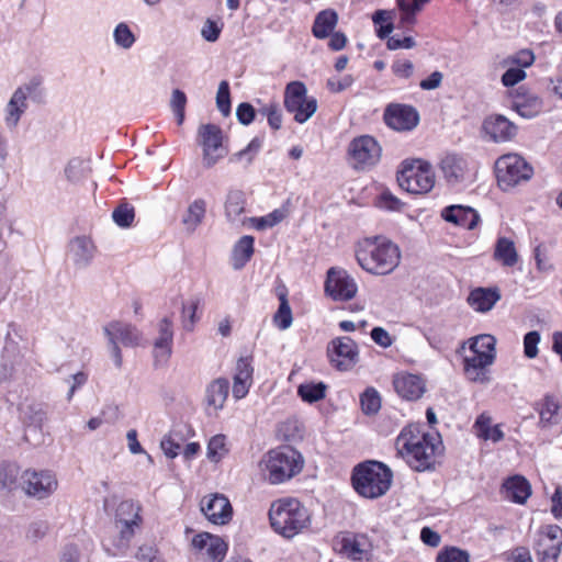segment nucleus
<instances>
[{"label": "nucleus", "instance_id": "obj_7", "mask_svg": "<svg viewBox=\"0 0 562 562\" xmlns=\"http://www.w3.org/2000/svg\"><path fill=\"white\" fill-rule=\"evenodd\" d=\"M140 513V504L132 499L122 501L117 505L114 516L117 535L111 540L112 548H108L112 555H122L126 552L143 522Z\"/></svg>", "mask_w": 562, "mask_h": 562}, {"label": "nucleus", "instance_id": "obj_23", "mask_svg": "<svg viewBox=\"0 0 562 562\" xmlns=\"http://www.w3.org/2000/svg\"><path fill=\"white\" fill-rule=\"evenodd\" d=\"M173 345V325L165 317L158 323V335L154 340V357L156 362L165 363L170 358Z\"/></svg>", "mask_w": 562, "mask_h": 562}, {"label": "nucleus", "instance_id": "obj_30", "mask_svg": "<svg viewBox=\"0 0 562 562\" xmlns=\"http://www.w3.org/2000/svg\"><path fill=\"white\" fill-rule=\"evenodd\" d=\"M440 170L450 184L462 182L468 173L467 160L457 154H447L440 161Z\"/></svg>", "mask_w": 562, "mask_h": 562}, {"label": "nucleus", "instance_id": "obj_4", "mask_svg": "<svg viewBox=\"0 0 562 562\" xmlns=\"http://www.w3.org/2000/svg\"><path fill=\"white\" fill-rule=\"evenodd\" d=\"M272 529L284 538H293L311 525L308 509L296 498L283 497L274 501L269 509Z\"/></svg>", "mask_w": 562, "mask_h": 562}, {"label": "nucleus", "instance_id": "obj_61", "mask_svg": "<svg viewBox=\"0 0 562 562\" xmlns=\"http://www.w3.org/2000/svg\"><path fill=\"white\" fill-rule=\"evenodd\" d=\"M378 205L385 210L398 211L403 206V203L390 191H384L379 196Z\"/></svg>", "mask_w": 562, "mask_h": 562}, {"label": "nucleus", "instance_id": "obj_33", "mask_svg": "<svg viewBox=\"0 0 562 562\" xmlns=\"http://www.w3.org/2000/svg\"><path fill=\"white\" fill-rule=\"evenodd\" d=\"M499 299L497 289L476 288L470 292L468 303L474 311L485 313L492 310Z\"/></svg>", "mask_w": 562, "mask_h": 562}, {"label": "nucleus", "instance_id": "obj_34", "mask_svg": "<svg viewBox=\"0 0 562 562\" xmlns=\"http://www.w3.org/2000/svg\"><path fill=\"white\" fill-rule=\"evenodd\" d=\"M206 207L207 203L202 198L194 199L189 203L181 218L186 232L192 234L196 231L205 218Z\"/></svg>", "mask_w": 562, "mask_h": 562}, {"label": "nucleus", "instance_id": "obj_54", "mask_svg": "<svg viewBox=\"0 0 562 562\" xmlns=\"http://www.w3.org/2000/svg\"><path fill=\"white\" fill-rule=\"evenodd\" d=\"M437 562H470V555L464 550L451 547L438 553Z\"/></svg>", "mask_w": 562, "mask_h": 562}, {"label": "nucleus", "instance_id": "obj_27", "mask_svg": "<svg viewBox=\"0 0 562 562\" xmlns=\"http://www.w3.org/2000/svg\"><path fill=\"white\" fill-rule=\"evenodd\" d=\"M543 102L533 92L520 87L513 95V108L526 119H532L542 111Z\"/></svg>", "mask_w": 562, "mask_h": 562}, {"label": "nucleus", "instance_id": "obj_55", "mask_svg": "<svg viewBox=\"0 0 562 562\" xmlns=\"http://www.w3.org/2000/svg\"><path fill=\"white\" fill-rule=\"evenodd\" d=\"M259 114L266 116L271 128L279 130L282 124V113L277 103H270L259 110Z\"/></svg>", "mask_w": 562, "mask_h": 562}, {"label": "nucleus", "instance_id": "obj_18", "mask_svg": "<svg viewBox=\"0 0 562 562\" xmlns=\"http://www.w3.org/2000/svg\"><path fill=\"white\" fill-rule=\"evenodd\" d=\"M385 124L396 132L413 131L419 123V114L415 108L406 104H389L384 111Z\"/></svg>", "mask_w": 562, "mask_h": 562}, {"label": "nucleus", "instance_id": "obj_45", "mask_svg": "<svg viewBox=\"0 0 562 562\" xmlns=\"http://www.w3.org/2000/svg\"><path fill=\"white\" fill-rule=\"evenodd\" d=\"M115 45L123 49H130L136 42V36L125 22H120L113 30Z\"/></svg>", "mask_w": 562, "mask_h": 562}, {"label": "nucleus", "instance_id": "obj_14", "mask_svg": "<svg viewBox=\"0 0 562 562\" xmlns=\"http://www.w3.org/2000/svg\"><path fill=\"white\" fill-rule=\"evenodd\" d=\"M21 487L26 495L44 499L57 490L58 481L50 471L25 470L21 474Z\"/></svg>", "mask_w": 562, "mask_h": 562}, {"label": "nucleus", "instance_id": "obj_58", "mask_svg": "<svg viewBox=\"0 0 562 562\" xmlns=\"http://www.w3.org/2000/svg\"><path fill=\"white\" fill-rule=\"evenodd\" d=\"M391 69L396 77L408 79L414 74V64L408 59H396L392 64Z\"/></svg>", "mask_w": 562, "mask_h": 562}, {"label": "nucleus", "instance_id": "obj_10", "mask_svg": "<svg viewBox=\"0 0 562 562\" xmlns=\"http://www.w3.org/2000/svg\"><path fill=\"white\" fill-rule=\"evenodd\" d=\"M284 108L293 114L295 122L303 124L315 114L317 100L307 97L306 86L302 81H291L284 90Z\"/></svg>", "mask_w": 562, "mask_h": 562}, {"label": "nucleus", "instance_id": "obj_12", "mask_svg": "<svg viewBox=\"0 0 562 562\" xmlns=\"http://www.w3.org/2000/svg\"><path fill=\"white\" fill-rule=\"evenodd\" d=\"M222 128L215 124H202L198 128V143L202 147V164L205 168L214 167L228 153L223 144Z\"/></svg>", "mask_w": 562, "mask_h": 562}, {"label": "nucleus", "instance_id": "obj_49", "mask_svg": "<svg viewBox=\"0 0 562 562\" xmlns=\"http://www.w3.org/2000/svg\"><path fill=\"white\" fill-rule=\"evenodd\" d=\"M198 307L199 301L196 299H191L182 304L181 323L183 329L187 331L193 330L194 325L199 319L196 316Z\"/></svg>", "mask_w": 562, "mask_h": 562}, {"label": "nucleus", "instance_id": "obj_24", "mask_svg": "<svg viewBox=\"0 0 562 562\" xmlns=\"http://www.w3.org/2000/svg\"><path fill=\"white\" fill-rule=\"evenodd\" d=\"M371 552L372 543L367 535H351L341 540V553L352 561L369 560Z\"/></svg>", "mask_w": 562, "mask_h": 562}, {"label": "nucleus", "instance_id": "obj_21", "mask_svg": "<svg viewBox=\"0 0 562 562\" xmlns=\"http://www.w3.org/2000/svg\"><path fill=\"white\" fill-rule=\"evenodd\" d=\"M193 549L213 562H221L227 552V543L218 536L201 532L192 539Z\"/></svg>", "mask_w": 562, "mask_h": 562}, {"label": "nucleus", "instance_id": "obj_16", "mask_svg": "<svg viewBox=\"0 0 562 562\" xmlns=\"http://www.w3.org/2000/svg\"><path fill=\"white\" fill-rule=\"evenodd\" d=\"M348 154L353 168L367 169L380 160L381 147L373 137L363 135L349 144Z\"/></svg>", "mask_w": 562, "mask_h": 562}, {"label": "nucleus", "instance_id": "obj_26", "mask_svg": "<svg viewBox=\"0 0 562 562\" xmlns=\"http://www.w3.org/2000/svg\"><path fill=\"white\" fill-rule=\"evenodd\" d=\"M484 133L494 142L510 140L516 135V126L503 115H491L483 123Z\"/></svg>", "mask_w": 562, "mask_h": 562}, {"label": "nucleus", "instance_id": "obj_36", "mask_svg": "<svg viewBox=\"0 0 562 562\" xmlns=\"http://www.w3.org/2000/svg\"><path fill=\"white\" fill-rule=\"evenodd\" d=\"M338 23V14L336 11L327 9L317 13L313 24V35L316 38H326L335 30Z\"/></svg>", "mask_w": 562, "mask_h": 562}, {"label": "nucleus", "instance_id": "obj_20", "mask_svg": "<svg viewBox=\"0 0 562 562\" xmlns=\"http://www.w3.org/2000/svg\"><path fill=\"white\" fill-rule=\"evenodd\" d=\"M331 363L339 370L350 369L357 361L358 347L350 337H338L331 340L328 348Z\"/></svg>", "mask_w": 562, "mask_h": 562}, {"label": "nucleus", "instance_id": "obj_15", "mask_svg": "<svg viewBox=\"0 0 562 562\" xmlns=\"http://www.w3.org/2000/svg\"><path fill=\"white\" fill-rule=\"evenodd\" d=\"M358 292L356 280L342 268L331 267L327 271L325 293L334 301L352 300Z\"/></svg>", "mask_w": 562, "mask_h": 562}, {"label": "nucleus", "instance_id": "obj_59", "mask_svg": "<svg viewBox=\"0 0 562 562\" xmlns=\"http://www.w3.org/2000/svg\"><path fill=\"white\" fill-rule=\"evenodd\" d=\"M353 81L355 79L351 75H345L344 77H333L328 79L327 87L331 92L338 93L350 88Z\"/></svg>", "mask_w": 562, "mask_h": 562}, {"label": "nucleus", "instance_id": "obj_35", "mask_svg": "<svg viewBox=\"0 0 562 562\" xmlns=\"http://www.w3.org/2000/svg\"><path fill=\"white\" fill-rule=\"evenodd\" d=\"M255 239L250 235L240 237L233 246L231 265L234 270L243 269L251 259L255 251Z\"/></svg>", "mask_w": 562, "mask_h": 562}, {"label": "nucleus", "instance_id": "obj_41", "mask_svg": "<svg viewBox=\"0 0 562 562\" xmlns=\"http://www.w3.org/2000/svg\"><path fill=\"white\" fill-rule=\"evenodd\" d=\"M90 161L81 158H72L65 168L66 179L74 183H80L90 175Z\"/></svg>", "mask_w": 562, "mask_h": 562}, {"label": "nucleus", "instance_id": "obj_8", "mask_svg": "<svg viewBox=\"0 0 562 562\" xmlns=\"http://www.w3.org/2000/svg\"><path fill=\"white\" fill-rule=\"evenodd\" d=\"M398 186L412 194H426L435 186L432 166L422 159L405 160L397 172Z\"/></svg>", "mask_w": 562, "mask_h": 562}, {"label": "nucleus", "instance_id": "obj_53", "mask_svg": "<svg viewBox=\"0 0 562 562\" xmlns=\"http://www.w3.org/2000/svg\"><path fill=\"white\" fill-rule=\"evenodd\" d=\"M216 105L224 116H227L231 113L229 85L227 81H221L218 85Z\"/></svg>", "mask_w": 562, "mask_h": 562}, {"label": "nucleus", "instance_id": "obj_44", "mask_svg": "<svg viewBox=\"0 0 562 562\" xmlns=\"http://www.w3.org/2000/svg\"><path fill=\"white\" fill-rule=\"evenodd\" d=\"M429 0H396L401 10V22L405 25L415 23L416 14Z\"/></svg>", "mask_w": 562, "mask_h": 562}, {"label": "nucleus", "instance_id": "obj_64", "mask_svg": "<svg viewBox=\"0 0 562 562\" xmlns=\"http://www.w3.org/2000/svg\"><path fill=\"white\" fill-rule=\"evenodd\" d=\"M535 60V56L531 50L522 49L515 54L513 57L508 59V61L513 65H517L518 68H526L532 65Z\"/></svg>", "mask_w": 562, "mask_h": 562}, {"label": "nucleus", "instance_id": "obj_42", "mask_svg": "<svg viewBox=\"0 0 562 562\" xmlns=\"http://www.w3.org/2000/svg\"><path fill=\"white\" fill-rule=\"evenodd\" d=\"M327 385L323 382H306L297 387V394L302 401L313 404L326 396Z\"/></svg>", "mask_w": 562, "mask_h": 562}, {"label": "nucleus", "instance_id": "obj_60", "mask_svg": "<svg viewBox=\"0 0 562 562\" xmlns=\"http://www.w3.org/2000/svg\"><path fill=\"white\" fill-rule=\"evenodd\" d=\"M526 78V71L518 67L508 68L502 76V83L505 87H513Z\"/></svg>", "mask_w": 562, "mask_h": 562}, {"label": "nucleus", "instance_id": "obj_31", "mask_svg": "<svg viewBox=\"0 0 562 562\" xmlns=\"http://www.w3.org/2000/svg\"><path fill=\"white\" fill-rule=\"evenodd\" d=\"M254 369L247 358H240L236 363L233 378V396L235 400L244 398L252 384Z\"/></svg>", "mask_w": 562, "mask_h": 562}, {"label": "nucleus", "instance_id": "obj_28", "mask_svg": "<svg viewBox=\"0 0 562 562\" xmlns=\"http://www.w3.org/2000/svg\"><path fill=\"white\" fill-rule=\"evenodd\" d=\"M229 392V382L225 378L213 380L206 385L204 403L209 414L217 413L224 407Z\"/></svg>", "mask_w": 562, "mask_h": 562}, {"label": "nucleus", "instance_id": "obj_37", "mask_svg": "<svg viewBox=\"0 0 562 562\" xmlns=\"http://www.w3.org/2000/svg\"><path fill=\"white\" fill-rule=\"evenodd\" d=\"M494 258L505 267H513L518 261V254L513 240L499 237L495 245Z\"/></svg>", "mask_w": 562, "mask_h": 562}, {"label": "nucleus", "instance_id": "obj_40", "mask_svg": "<svg viewBox=\"0 0 562 562\" xmlns=\"http://www.w3.org/2000/svg\"><path fill=\"white\" fill-rule=\"evenodd\" d=\"M473 427L475 429L476 436L484 440L498 442L504 438V432L499 426H492L491 418L484 414L476 418Z\"/></svg>", "mask_w": 562, "mask_h": 562}, {"label": "nucleus", "instance_id": "obj_1", "mask_svg": "<svg viewBox=\"0 0 562 562\" xmlns=\"http://www.w3.org/2000/svg\"><path fill=\"white\" fill-rule=\"evenodd\" d=\"M396 454L415 471H426L436 463L442 446L439 436L425 434L417 426L402 429L395 440Z\"/></svg>", "mask_w": 562, "mask_h": 562}, {"label": "nucleus", "instance_id": "obj_39", "mask_svg": "<svg viewBox=\"0 0 562 562\" xmlns=\"http://www.w3.org/2000/svg\"><path fill=\"white\" fill-rule=\"evenodd\" d=\"M245 211V195L241 191H231L227 194L226 201H225V215L226 218L232 223H238L240 222L243 224V221L240 218L241 214Z\"/></svg>", "mask_w": 562, "mask_h": 562}, {"label": "nucleus", "instance_id": "obj_43", "mask_svg": "<svg viewBox=\"0 0 562 562\" xmlns=\"http://www.w3.org/2000/svg\"><path fill=\"white\" fill-rule=\"evenodd\" d=\"M280 304L279 308L273 316V323L280 330L288 329L293 322L292 311L288 301L285 291H281L278 294Z\"/></svg>", "mask_w": 562, "mask_h": 562}, {"label": "nucleus", "instance_id": "obj_57", "mask_svg": "<svg viewBox=\"0 0 562 562\" xmlns=\"http://www.w3.org/2000/svg\"><path fill=\"white\" fill-rule=\"evenodd\" d=\"M137 562H162L158 550L151 544H142L135 554Z\"/></svg>", "mask_w": 562, "mask_h": 562}, {"label": "nucleus", "instance_id": "obj_11", "mask_svg": "<svg viewBox=\"0 0 562 562\" xmlns=\"http://www.w3.org/2000/svg\"><path fill=\"white\" fill-rule=\"evenodd\" d=\"M495 171L498 183L504 189L527 181L533 175L532 167L518 154L501 156L495 162Z\"/></svg>", "mask_w": 562, "mask_h": 562}, {"label": "nucleus", "instance_id": "obj_46", "mask_svg": "<svg viewBox=\"0 0 562 562\" xmlns=\"http://www.w3.org/2000/svg\"><path fill=\"white\" fill-rule=\"evenodd\" d=\"M261 140L259 138H254L250 143L241 150L235 153L231 158V162L243 164L244 167H248L254 161L256 155L260 150Z\"/></svg>", "mask_w": 562, "mask_h": 562}, {"label": "nucleus", "instance_id": "obj_22", "mask_svg": "<svg viewBox=\"0 0 562 562\" xmlns=\"http://www.w3.org/2000/svg\"><path fill=\"white\" fill-rule=\"evenodd\" d=\"M396 393L406 401H416L426 392V382L423 376L408 372H401L393 379Z\"/></svg>", "mask_w": 562, "mask_h": 562}, {"label": "nucleus", "instance_id": "obj_17", "mask_svg": "<svg viewBox=\"0 0 562 562\" xmlns=\"http://www.w3.org/2000/svg\"><path fill=\"white\" fill-rule=\"evenodd\" d=\"M561 548V527L558 525H547L539 530L535 543V551L539 562H557Z\"/></svg>", "mask_w": 562, "mask_h": 562}, {"label": "nucleus", "instance_id": "obj_25", "mask_svg": "<svg viewBox=\"0 0 562 562\" xmlns=\"http://www.w3.org/2000/svg\"><path fill=\"white\" fill-rule=\"evenodd\" d=\"M95 245L88 236H77L69 241L68 256L78 268H86L95 255Z\"/></svg>", "mask_w": 562, "mask_h": 562}, {"label": "nucleus", "instance_id": "obj_3", "mask_svg": "<svg viewBox=\"0 0 562 562\" xmlns=\"http://www.w3.org/2000/svg\"><path fill=\"white\" fill-rule=\"evenodd\" d=\"M469 355L463 357V372L471 382L486 383L487 368L491 367L496 358V339L490 334H481L463 341L458 349L462 353L465 348Z\"/></svg>", "mask_w": 562, "mask_h": 562}, {"label": "nucleus", "instance_id": "obj_29", "mask_svg": "<svg viewBox=\"0 0 562 562\" xmlns=\"http://www.w3.org/2000/svg\"><path fill=\"white\" fill-rule=\"evenodd\" d=\"M441 216L445 221L468 229L475 228L480 221V215L474 209L463 205L447 206L442 210Z\"/></svg>", "mask_w": 562, "mask_h": 562}, {"label": "nucleus", "instance_id": "obj_62", "mask_svg": "<svg viewBox=\"0 0 562 562\" xmlns=\"http://www.w3.org/2000/svg\"><path fill=\"white\" fill-rule=\"evenodd\" d=\"M256 111L250 103H240L236 109V116L240 124L249 125L254 122Z\"/></svg>", "mask_w": 562, "mask_h": 562}, {"label": "nucleus", "instance_id": "obj_19", "mask_svg": "<svg viewBox=\"0 0 562 562\" xmlns=\"http://www.w3.org/2000/svg\"><path fill=\"white\" fill-rule=\"evenodd\" d=\"M201 510L214 525H226L233 516L229 499L223 494H211L201 501Z\"/></svg>", "mask_w": 562, "mask_h": 562}, {"label": "nucleus", "instance_id": "obj_63", "mask_svg": "<svg viewBox=\"0 0 562 562\" xmlns=\"http://www.w3.org/2000/svg\"><path fill=\"white\" fill-rule=\"evenodd\" d=\"M221 26L212 20H206L202 26L201 35L207 42H215L221 34Z\"/></svg>", "mask_w": 562, "mask_h": 562}, {"label": "nucleus", "instance_id": "obj_2", "mask_svg": "<svg viewBox=\"0 0 562 562\" xmlns=\"http://www.w3.org/2000/svg\"><path fill=\"white\" fill-rule=\"evenodd\" d=\"M358 265L373 276L392 273L401 263L402 252L397 244L383 236L359 240L355 247Z\"/></svg>", "mask_w": 562, "mask_h": 562}, {"label": "nucleus", "instance_id": "obj_32", "mask_svg": "<svg viewBox=\"0 0 562 562\" xmlns=\"http://www.w3.org/2000/svg\"><path fill=\"white\" fill-rule=\"evenodd\" d=\"M502 492L506 499L517 504H525L531 495V486L524 476L514 475L504 482Z\"/></svg>", "mask_w": 562, "mask_h": 562}, {"label": "nucleus", "instance_id": "obj_47", "mask_svg": "<svg viewBox=\"0 0 562 562\" xmlns=\"http://www.w3.org/2000/svg\"><path fill=\"white\" fill-rule=\"evenodd\" d=\"M21 479L20 468L15 463H1L0 464V488L11 490Z\"/></svg>", "mask_w": 562, "mask_h": 562}, {"label": "nucleus", "instance_id": "obj_9", "mask_svg": "<svg viewBox=\"0 0 562 562\" xmlns=\"http://www.w3.org/2000/svg\"><path fill=\"white\" fill-rule=\"evenodd\" d=\"M103 333L108 338L111 358L115 367L121 369L123 356L120 345L124 347H136L142 341V334L135 326L120 321L110 322L104 326Z\"/></svg>", "mask_w": 562, "mask_h": 562}, {"label": "nucleus", "instance_id": "obj_6", "mask_svg": "<svg viewBox=\"0 0 562 562\" xmlns=\"http://www.w3.org/2000/svg\"><path fill=\"white\" fill-rule=\"evenodd\" d=\"M393 480L389 467L379 461H366L356 465L351 474L355 491L363 498L375 499L387 493Z\"/></svg>", "mask_w": 562, "mask_h": 562}, {"label": "nucleus", "instance_id": "obj_5", "mask_svg": "<svg viewBox=\"0 0 562 562\" xmlns=\"http://www.w3.org/2000/svg\"><path fill=\"white\" fill-rule=\"evenodd\" d=\"M303 465L302 454L289 446L269 450L259 463L265 480L273 485L291 480L302 471Z\"/></svg>", "mask_w": 562, "mask_h": 562}, {"label": "nucleus", "instance_id": "obj_51", "mask_svg": "<svg viewBox=\"0 0 562 562\" xmlns=\"http://www.w3.org/2000/svg\"><path fill=\"white\" fill-rule=\"evenodd\" d=\"M134 207L128 204L119 205L112 213V218L120 227H130L134 221Z\"/></svg>", "mask_w": 562, "mask_h": 562}, {"label": "nucleus", "instance_id": "obj_56", "mask_svg": "<svg viewBox=\"0 0 562 562\" xmlns=\"http://www.w3.org/2000/svg\"><path fill=\"white\" fill-rule=\"evenodd\" d=\"M540 342V334L537 330L529 331L524 337V355L528 359H533L538 356V345Z\"/></svg>", "mask_w": 562, "mask_h": 562}, {"label": "nucleus", "instance_id": "obj_52", "mask_svg": "<svg viewBox=\"0 0 562 562\" xmlns=\"http://www.w3.org/2000/svg\"><path fill=\"white\" fill-rule=\"evenodd\" d=\"M561 408L560 401L553 396V395H547L543 398L541 409L539 412L540 419L542 422H551L552 418L558 414L559 409Z\"/></svg>", "mask_w": 562, "mask_h": 562}, {"label": "nucleus", "instance_id": "obj_50", "mask_svg": "<svg viewBox=\"0 0 562 562\" xmlns=\"http://www.w3.org/2000/svg\"><path fill=\"white\" fill-rule=\"evenodd\" d=\"M361 407L364 414H375L381 407V397L373 387H368L360 396Z\"/></svg>", "mask_w": 562, "mask_h": 562}, {"label": "nucleus", "instance_id": "obj_38", "mask_svg": "<svg viewBox=\"0 0 562 562\" xmlns=\"http://www.w3.org/2000/svg\"><path fill=\"white\" fill-rule=\"evenodd\" d=\"M286 217L284 209H276L269 214L260 217H248L243 221V225H248L257 231H266L281 223Z\"/></svg>", "mask_w": 562, "mask_h": 562}, {"label": "nucleus", "instance_id": "obj_13", "mask_svg": "<svg viewBox=\"0 0 562 562\" xmlns=\"http://www.w3.org/2000/svg\"><path fill=\"white\" fill-rule=\"evenodd\" d=\"M40 85V80L32 79L13 91L3 109V121L7 128L10 131L16 128L21 117L27 110L29 97L36 94Z\"/></svg>", "mask_w": 562, "mask_h": 562}, {"label": "nucleus", "instance_id": "obj_48", "mask_svg": "<svg viewBox=\"0 0 562 562\" xmlns=\"http://www.w3.org/2000/svg\"><path fill=\"white\" fill-rule=\"evenodd\" d=\"M228 452L226 447V437L224 435H216L212 437L207 443V459L212 462H218Z\"/></svg>", "mask_w": 562, "mask_h": 562}]
</instances>
